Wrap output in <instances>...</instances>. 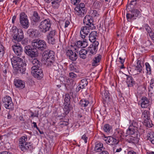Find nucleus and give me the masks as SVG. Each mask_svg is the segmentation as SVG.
Segmentation results:
<instances>
[{
  "instance_id": "f257e3e1",
  "label": "nucleus",
  "mask_w": 154,
  "mask_h": 154,
  "mask_svg": "<svg viewBox=\"0 0 154 154\" xmlns=\"http://www.w3.org/2000/svg\"><path fill=\"white\" fill-rule=\"evenodd\" d=\"M11 62L14 69L18 73L24 74L26 70V64L23 62L22 59L14 57L11 59Z\"/></svg>"
},
{
  "instance_id": "f03ea898",
  "label": "nucleus",
  "mask_w": 154,
  "mask_h": 154,
  "mask_svg": "<svg viewBox=\"0 0 154 154\" xmlns=\"http://www.w3.org/2000/svg\"><path fill=\"white\" fill-rule=\"evenodd\" d=\"M30 62L33 65L31 68L32 75L38 79H41L43 76L42 70L40 68L41 63L36 58L32 59Z\"/></svg>"
},
{
  "instance_id": "7ed1b4c3",
  "label": "nucleus",
  "mask_w": 154,
  "mask_h": 154,
  "mask_svg": "<svg viewBox=\"0 0 154 154\" xmlns=\"http://www.w3.org/2000/svg\"><path fill=\"white\" fill-rule=\"evenodd\" d=\"M55 53L49 50H45L43 53L42 56L46 60L48 66H56L57 64L55 61Z\"/></svg>"
},
{
  "instance_id": "20e7f679",
  "label": "nucleus",
  "mask_w": 154,
  "mask_h": 154,
  "mask_svg": "<svg viewBox=\"0 0 154 154\" xmlns=\"http://www.w3.org/2000/svg\"><path fill=\"white\" fill-rule=\"evenodd\" d=\"M27 140L26 136H23L19 140V146L21 150L25 151L27 150H32L34 148L32 144L31 143L26 142Z\"/></svg>"
},
{
  "instance_id": "39448f33",
  "label": "nucleus",
  "mask_w": 154,
  "mask_h": 154,
  "mask_svg": "<svg viewBox=\"0 0 154 154\" xmlns=\"http://www.w3.org/2000/svg\"><path fill=\"white\" fill-rule=\"evenodd\" d=\"M31 45L35 49H38L41 51L44 50L47 48L46 42L42 40L39 39L33 40L32 42Z\"/></svg>"
},
{
  "instance_id": "423d86ee",
  "label": "nucleus",
  "mask_w": 154,
  "mask_h": 154,
  "mask_svg": "<svg viewBox=\"0 0 154 154\" xmlns=\"http://www.w3.org/2000/svg\"><path fill=\"white\" fill-rule=\"evenodd\" d=\"M51 25V23L49 19H45L40 22L38 28L41 32L45 33L49 30Z\"/></svg>"
},
{
  "instance_id": "0eeeda50",
  "label": "nucleus",
  "mask_w": 154,
  "mask_h": 154,
  "mask_svg": "<svg viewBox=\"0 0 154 154\" xmlns=\"http://www.w3.org/2000/svg\"><path fill=\"white\" fill-rule=\"evenodd\" d=\"M13 41L19 42L24 37L23 32L21 29H15L13 30Z\"/></svg>"
},
{
  "instance_id": "6e6552de",
  "label": "nucleus",
  "mask_w": 154,
  "mask_h": 154,
  "mask_svg": "<svg viewBox=\"0 0 154 154\" xmlns=\"http://www.w3.org/2000/svg\"><path fill=\"white\" fill-rule=\"evenodd\" d=\"M20 22L21 26L25 29H27L29 26V23L26 15L24 13L20 14Z\"/></svg>"
},
{
  "instance_id": "1a4fd4ad",
  "label": "nucleus",
  "mask_w": 154,
  "mask_h": 154,
  "mask_svg": "<svg viewBox=\"0 0 154 154\" xmlns=\"http://www.w3.org/2000/svg\"><path fill=\"white\" fill-rule=\"evenodd\" d=\"M74 10L75 14L81 16L86 14L87 12L85 5L83 3L78 5L75 8Z\"/></svg>"
},
{
  "instance_id": "9d476101",
  "label": "nucleus",
  "mask_w": 154,
  "mask_h": 154,
  "mask_svg": "<svg viewBox=\"0 0 154 154\" xmlns=\"http://www.w3.org/2000/svg\"><path fill=\"white\" fill-rule=\"evenodd\" d=\"M24 51L27 55L32 57H36L38 56V52L36 49H34L29 45L25 47Z\"/></svg>"
},
{
  "instance_id": "9b49d317",
  "label": "nucleus",
  "mask_w": 154,
  "mask_h": 154,
  "mask_svg": "<svg viewBox=\"0 0 154 154\" xmlns=\"http://www.w3.org/2000/svg\"><path fill=\"white\" fill-rule=\"evenodd\" d=\"M131 14L128 13L126 14V17L128 21H130L131 20L136 19V17L140 16V12L137 9H133L131 11Z\"/></svg>"
},
{
  "instance_id": "f8f14e48",
  "label": "nucleus",
  "mask_w": 154,
  "mask_h": 154,
  "mask_svg": "<svg viewBox=\"0 0 154 154\" xmlns=\"http://www.w3.org/2000/svg\"><path fill=\"white\" fill-rule=\"evenodd\" d=\"M5 107L7 109H10L13 107V104L11 98L9 96H6L2 100Z\"/></svg>"
},
{
  "instance_id": "ddd939ff",
  "label": "nucleus",
  "mask_w": 154,
  "mask_h": 154,
  "mask_svg": "<svg viewBox=\"0 0 154 154\" xmlns=\"http://www.w3.org/2000/svg\"><path fill=\"white\" fill-rule=\"evenodd\" d=\"M93 23V20L91 16L89 15L86 16L83 20V23L85 25L89 26L90 29H94L95 28Z\"/></svg>"
},
{
  "instance_id": "4468645a",
  "label": "nucleus",
  "mask_w": 154,
  "mask_h": 154,
  "mask_svg": "<svg viewBox=\"0 0 154 154\" xmlns=\"http://www.w3.org/2000/svg\"><path fill=\"white\" fill-rule=\"evenodd\" d=\"M136 136L134 137L133 136L127 135L126 136L125 140L130 143L137 144L139 141V139L138 138L137 135Z\"/></svg>"
},
{
  "instance_id": "2eb2a0df",
  "label": "nucleus",
  "mask_w": 154,
  "mask_h": 154,
  "mask_svg": "<svg viewBox=\"0 0 154 154\" xmlns=\"http://www.w3.org/2000/svg\"><path fill=\"white\" fill-rule=\"evenodd\" d=\"M66 54L69 59L72 61H75L77 58L76 53L71 50H67L66 52Z\"/></svg>"
},
{
  "instance_id": "dca6fc26",
  "label": "nucleus",
  "mask_w": 154,
  "mask_h": 154,
  "mask_svg": "<svg viewBox=\"0 0 154 154\" xmlns=\"http://www.w3.org/2000/svg\"><path fill=\"white\" fill-rule=\"evenodd\" d=\"M104 140L107 143L112 145L117 144L119 142L118 140L112 137H105Z\"/></svg>"
},
{
  "instance_id": "f3484780",
  "label": "nucleus",
  "mask_w": 154,
  "mask_h": 154,
  "mask_svg": "<svg viewBox=\"0 0 154 154\" xmlns=\"http://www.w3.org/2000/svg\"><path fill=\"white\" fill-rule=\"evenodd\" d=\"M90 27L89 26H85L81 27L80 31V35L82 38H84L85 36L87 35L89 33Z\"/></svg>"
},
{
  "instance_id": "a211bd4d",
  "label": "nucleus",
  "mask_w": 154,
  "mask_h": 154,
  "mask_svg": "<svg viewBox=\"0 0 154 154\" xmlns=\"http://www.w3.org/2000/svg\"><path fill=\"white\" fill-rule=\"evenodd\" d=\"M12 49L16 54L17 56L21 55L23 52V49L19 45L16 44L12 46Z\"/></svg>"
},
{
  "instance_id": "6ab92c4d",
  "label": "nucleus",
  "mask_w": 154,
  "mask_h": 154,
  "mask_svg": "<svg viewBox=\"0 0 154 154\" xmlns=\"http://www.w3.org/2000/svg\"><path fill=\"white\" fill-rule=\"evenodd\" d=\"M141 106L143 108H146L149 105V100L146 97L144 96L141 99Z\"/></svg>"
},
{
  "instance_id": "aec40b11",
  "label": "nucleus",
  "mask_w": 154,
  "mask_h": 154,
  "mask_svg": "<svg viewBox=\"0 0 154 154\" xmlns=\"http://www.w3.org/2000/svg\"><path fill=\"white\" fill-rule=\"evenodd\" d=\"M31 20L32 22L35 23H38L41 20V17L37 11L33 12L32 15L31 17Z\"/></svg>"
},
{
  "instance_id": "412c9836",
  "label": "nucleus",
  "mask_w": 154,
  "mask_h": 154,
  "mask_svg": "<svg viewBox=\"0 0 154 154\" xmlns=\"http://www.w3.org/2000/svg\"><path fill=\"white\" fill-rule=\"evenodd\" d=\"M102 58V56L100 54H98L93 58L92 60L91 65L93 66H96L98 65Z\"/></svg>"
},
{
  "instance_id": "4be33fe9",
  "label": "nucleus",
  "mask_w": 154,
  "mask_h": 154,
  "mask_svg": "<svg viewBox=\"0 0 154 154\" xmlns=\"http://www.w3.org/2000/svg\"><path fill=\"white\" fill-rule=\"evenodd\" d=\"M38 31L36 29H29L27 32V34L32 38H34L38 36Z\"/></svg>"
},
{
  "instance_id": "5701e85b",
  "label": "nucleus",
  "mask_w": 154,
  "mask_h": 154,
  "mask_svg": "<svg viewBox=\"0 0 154 154\" xmlns=\"http://www.w3.org/2000/svg\"><path fill=\"white\" fill-rule=\"evenodd\" d=\"M104 150L103 143L97 142L95 143L94 150L96 152H100Z\"/></svg>"
},
{
  "instance_id": "b1692460",
  "label": "nucleus",
  "mask_w": 154,
  "mask_h": 154,
  "mask_svg": "<svg viewBox=\"0 0 154 154\" xmlns=\"http://www.w3.org/2000/svg\"><path fill=\"white\" fill-rule=\"evenodd\" d=\"M14 85L17 88L23 89L25 87V83L23 81L19 79H16L14 81Z\"/></svg>"
},
{
  "instance_id": "393cba45",
  "label": "nucleus",
  "mask_w": 154,
  "mask_h": 154,
  "mask_svg": "<svg viewBox=\"0 0 154 154\" xmlns=\"http://www.w3.org/2000/svg\"><path fill=\"white\" fill-rule=\"evenodd\" d=\"M136 129L133 128L132 126L130 125L127 131V133L128 135H133L134 136L137 135V133L136 131Z\"/></svg>"
},
{
  "instance_id": "a878e982",
  "label": "nucleus",
  "mask_w": 154,
  "mask_h": 154,
  "mask_svg": "<svg viewBox=\"0 0 154 154\" xmlns=\"http://www.w3.org/2000/svg\"><path fill=\"white\" fill-rule=\"evenodd\" d=\"M122 131L119 128L116 129L114 135L116 138H117L118 140H121L122 134Z\"/></svg>"
},
{
  "instance_id": "bb28decb",
  "label": "nucleus",
  "mask_w": 154,
  "mask_h": 154,
  "mask_svg": "<svg viewBox=\"0 0 154 154\" xmlns=\"http://www.w3.org/2000/svg\"><path fill=\"white\" fill-rule=\"evenodd\" d=\"M97 34V32L95 31H92L90 33L89 37V39L90 41L92 42L95 41Z\"/></svg>"
},
{
  "instance_id": "cd10ccee",
  "label": "nucleus",
  "mask_w": 154,
  "mask_h": 154,
  "mask_svg": "<svg viewBox=\"0 0 154 154\" xmlns=\"http://www.w3.org/2000/svg\"><path fill=\"white\" fill-rule=\"evenodd\" d=\"M88 51L85 49H81L79 51V57L81 58L85 59L86 57V54H87Z\"/></svg>"
},
{
  "instance_id": "c85d7f7f",
  "label": "nucleus",
  "mask_w": 154,
  "mask_h": 154,
  "mask_svg": "<svg viewBox=\"0 0 154 154\" xmlns=\"http://www.w3.org/2000/svg\"><path fill=\"white\" fill-rule=\"evenodd\" d=\"M134 69L137 72H141L142 70V66L141 65V61L138 60L137 63V65L134 66Z\"/></svg>"
},
{
  "instance_id": "c756f323",
  "label": "nucleus",
  "mask_w": 154,
  "mask_h": 154,
  "mask_svg": "<svg viewBox=\"0 0 154 154\" xmlns=\"http://www.w3.org/2000/svg\"><path fill=\"white\" fill-rule=\"evenodd\" d=\"M132 127L137 130V129H140L141 126V122L140 121H133L132 123Z\"/></svg>"
},
{
  "instance_id": "7c9ffc66",
  "label": "nucleus",
  "mask_w": 154,
  "mask_h": 154,
  "mask_svg": "<svg viewBox=\"0 0 154 154\" xmlns=\"http://www.w3.org/2000/svg\"><path fill=\"white\" fill-rule=\"evenodd\" d=\"M89 103V101L88 100L85 99H82L79 102V104L80 106L82 107L87 106Z\"/></svg>"
},
{
  "instance_id": "2f4dec72",
  "label": "nucleus",
  "mask_w": 154,
  "mask_h": 154,
  "mask_svg": "<svg viewBox=\"0 0 154 154\" xmlns=\"http://www.w3.org/2000/svg\"><path fill=\"white\" fill-rule=\"evenodd\" d=\"M143 124L145 126L149 128L152 127L153 125L152 121L150 118L144 120Z\"/></svg>"
},
{
  "instance_id": "473e14b6",
  "label": "nucleus",
  "mask_w": 154,
  "mask_h": 154,
  "mask_svg": "<svg viewBox=\"0 0 154 154\" xmlns=\"http://www.w3.org/2000/svg\"><path fill=\"white\" fill-rule=\"evenodd\" d=\"M148 110H145L142 113V117L143 118L144 120L145 119H148L150 118V114Z\"/></svg>"
},
{
  "instance_id": "72a5a7b5",
  "label": "nucleus",
  "mask_w": 154,
  "mask_h": 154,
  "mask_svg": "<svg viewBox=\"0 0 154 154\" xmlns=\"http://www.w3.org/2000/svg\"><path fill=\"white\" fill-rule=\"evenodd\" d=\"M149 91L152 94L154 93V79L151 80L149 86L148 88Z\"/></svg>"
},
{
  "instance_id": "f704fd0d",
  "label": "nucleus",
  "mask_w": 154,
  "mask_h": 154,
  "mask_svg": "<svg viewBox=\"0 0 154 154\" xmlns=\"http://www.w3.org/2000/svg\"><path fill=\"white\" fill-rule=\"evenodd\" d=\"M70 97L69 95L68 94H66L65 96L64 102V103L65 105H69L70 103Z\"/></svg>"
},
{
  "instance_id": "c9c22d12",
  "label": "nucleus",
  "mask_w": 154,
  "mask_h": 154,
  "mask_svg": "<svg viewBox=\"0 0 154 154\" xmlns=\"http://www.w3.org/2000/svg\"><path fill=\"white\" fill-rule=\"evenodd\" d=\"M126 82L129 86H133V84H134V82L132 77L129 76L127 77Z\"/></svg>"
},
{
  "instance_id": "e433bc0d",
  "label": "nucleus",
  "mask_w": 154,
  "mask_h": 154,
  "mask_svg": "<svg viewBox=\"0 0 154 154\" xmlns=\"http://www.w3.org/2000/svg\"><path fill=\"white\" fill-rule=\"evenodd\" d=\"M61 1V0H54L51 2L52 7L55 8H58Z\"/></svg>"
},
{
  "instance_id": "4c0bfd02",
  "label": "nucleus",
  "mask_w": 154,
  "mask_h": 154,
  "mask_svg": "<svg viewBox=\"0 0 154 154\" xmlns=\"http://www.w3.org/2000/svg\"><path fill=\"white\" fill-rule=\"evenodd\" d=\"M47 42L49 44L52 45H54L56 43L55 37H47Z\"/></svg>"
},
{
  "instance_id": "58836bf2",
  "label": "nucleus",
  "mask_w": 154,
  "mask_h": 154,
  "mask_svg": "<svg viewBox=\"0 0 154 154\" xmlns=\"http://www.w3.org/2000/svg\"><path fill=\"white\" fill-rule=\"evenodd\" d=\"M148 139L149 140L151 143L154 144V133H150L148 135Z\"/></svg>"
},
{
  "instance_id": "ea45409f",
  "label": "nucleus",
  "mask_w": 154,
  "mask_h": 154,
  "mask_svg": "<svg viewBox=\"0 0 154 154\" xmlns=\"http://www.w3.org/2000/svg\"><path fill=\"white\" fill-rule=\"evenodd\" d=\"M56 33L55 30H51L47 35V37H55Z\"/></svg>"
},
{
  "instance_id": "a19ab883",
  "label": "nucleus",
  "mask_w": 154,
  "mask_h": 154,
  "mask_svg": "<svg viewBox=\"0 0 154 154\" xmlns=\"http://www.w3.org/2000/svg\"><path fill=\"white\" fill-rule=\"evenodd\" d=\"M97 50V49H96V48H94V47L90 45L89 47L88 51H89L90 53L94 55L96 53Z\"/></svg>"
},
{
  "instance_id": "79ce46f5",
  "label": "nucleus",
  "mask_w": 154,
  "mask_h": 154,
  "mask_svg": "<svg viewBox=\"0 0 154 154\" xmlns=\"http://www.w3.org/2000/svg\"><path fill=\"white\" fill-rule=\"evenodd\" d=\"M109 94L108 91H105L103 94L102 95L103 99L105 100H109Z\"/></svg>"
},
{
  "instance_id": "37998d69",
  "label": "nucleus",
  "mask_w": 154,
  "mask_h": 154,
  "mask_svg": "<svg viewBox=\"0 0 154 154\" xmlns=\"http://www.w3.org/2000/svg\"><path fill=\"white\" fill-rule=\"evenodd\" d=\"M111 129V127L109 124H106L104 126V130L106 132H109Z\"/></svg>"
},
{
  "instance_id": "c03bdc74",
  "label": "nucleus",
  "mask_w": 154,
  "mask_h": 154,
  "mask_svg": "<svg viewBox=\"0 0 154 154\" xmlns=\"http://www.w3.org/2000/svg\"><path fill=\"white\" fill-rule=\"evenodd\" d=\"M88 84V82L87 79H84L81 80L80 85L82 86V87H83L82 88H85L87 85Z\"/></svg>"
},
{
  "instance_id": "a18cd8bd",
  "label": "nucleus",
  "mask_w": 154,
  "mask_h": 154,
  "mask_svg": "<svg viewBox=\"0 0 154 154\" xmlns=\"http://www.w3.org/2000/svg\"><path fill=\"white\" fill-rule=\"evenodd\" d=\"M145 44L146 47H150V48H152L154 46L153 43H152L149 40L146 41Z\"/></svg>"
},
{
  "instance_id": "49530a36",
  "label": "nucleus",
  "mask_w": 154,
  "mask_h": 154,
  "mask_svg": "<svg viewBox=\"0 0 154 154\" xmlns=\"http://www.w3.org/2000/svg\"><path fill=\"white\" fill-rule=\"evenodd\" d=\"M3 75L4 76H6V74L7 70H8V66L6 64H5L2 68Z\"/></svg>"
},
{
  "instance_id": "de8ad7c7",
  "label": "nucleus",
  "mask_w": 154,
  "mask_h": 154,
  "mask_svg": "<svg viewBox=\"0 0 154 154\" xmlns=\"http://www.w3.org/2000/svg\"><path fill=\"white\" fill-rule=\"evenodd\" d=\"M4 52V47L1 44H0V59L3 57Z\"/></svg>"
},
{
  "instance_id": "09e8293b",
  "label": "nucleus",
  "mask_w": 154,
  "mask_h": 154,
  "mask_svg": "<svg viewBox=\"0 0 154 154\" xmlns=\"http://www.w3.org/2000/svg\"><path fill=\"white\" fill-rule=\"evenodd\" d=\"M69 70L71 71H73L75 72H78L79 71L77 69L75 68L72 64H70L69 67Z\"/></svg>"
},
{
  "instance_id": "8fccbe9b",
  "label": "nucleus",
  "mask_w": 154,
  "mask_h": 154,
  "mask_svg": "<svg viewBox=\"0 0 154 154\" xmlns=\"http://www.w3.org/2000/svg\"><path fill=\"white\" fill-rule=\"evenodd\" d=\"M145 66L147 72L150 74L151 73V67L149 63L146 62L145 63Z\"/></svg>"
},
{
  "instance_id": "3c124183",
  "label": "nucleus",
  "mask_w": 154,
  "mask_h": 154,
  "mask_svg": "<svg viewBox=\"0 0 154 154\" xmlns=\"http://www.w3.org/2000/svg\"><path fill=\"white\" fill-rule=\"evenodd\" d=\"M93 42L92 45H91L90 46L96 48V49H98V46L99 45V42L97 41H94L92 42Z\"/></svg>"
},
{
  "instance_id": "603ef678",
  "label": "nucleus",
  "mask_w": 154,
  "mask_h": 154,
  "mask_svg": "<svg viewBox=\"0 0 154 154\" xmlns=\"http://www.w3.org/2000/svg\"><path fill=\"white\" fill-rule=\"evenodd\" d=\"M137 0H133L131 1V3H130V6L131 8H133L137 4Z\"/></svg>"
},
{
  "instance_id": "864d4df0",
  "label": "nucleus",
  "mask_w": 154,
  "mask_h": 154,
  "mask_svg": "<svg viewBox=\"0 0 154 154\" xmlns=\"http://www.w3.org/2000/svg\"><path fill=\"white\" fill-rule=\"evenodd\" d=\"M64 107L63 110L66 114L68 113L69 112V105H65Z\"/></svg>"
},
{
  "instance_id": "5fc2aeb1",
  "label": "nucleus",
  "mask_w": 154,
  "mask_h": 154,
  "mask_svg": "<svg viewBox=\"0 0 154 154\" xmlns=\"http://www.w3.org/2000/svg\"><path fill=\"white\" fill-rule=\"evenodd\" d=\"M82 42L80 41H78L75 43V44L76 47L78 48L82 47Z\"/></svg>"
},
{
  "instance_id": "6e6d98bb",
  "label": "nucleus",
  "mask_w": 154,
  "mask_h": 154,
  "mask_svg": "<svg viewBox=\"0 0 154 154\" xmlns=\"http://www.w3.org/2000/svg\"><path fill=\"white\" fill-rule=\"evenodd\" d=\"M144 28L148 33L152 31L151 28L147 24L144 26Z\"/></svg>"
},
{
  "instance_id": "4d7b16f0",
  "label": "nucleus",
  "mask_w": 154,
  "mask_h": 154,
  "mask_svg": "<svg viewBox=\"0 0 154 154\" xmlns=\"http://www.w3.org/2000/svg\"><path fill=\"white\" fill-rule=\"evenodd\" d=\"M69 76L71 78L74 79L77 77V75L73 72H70L69 73Z\"/></svg>"
},
{
  "instance_id": "13d9d810",
  "label": "nucleus",
  "mask_w": 154,
  "mask_h": 154,
  "mask_svg": "<svg viewBox=\"0 0 154 154\" xmlns=\"http://www.w3.org/2000/svg\"><path fill=\"white\" fill-rule=\"evenodd\" d=\"M81 0H71V2L73 5H78L77 4L80 2Z\"/></svg>"
},
{
  "instance_id": "bf43d9fd",
  "label": "nucleus",
  "mask_w": 154,
  "mask_h": 154,
  "mask_svg": "<svg viewBox=\"0 0 154 154\" xmlns=\"http://www.w3.org/2000/svg\"><path fill=\"white\" fill-rule=\"evenodd\" d=\"M82 48H85L88 45V43L85 40H84L82 42Z\"/></svg>"
},
{
  "instance_id": "052dcab7",
  "label": "nucleus",
  "mask_w": 154,
  "mask_h": 154,
  "mask_svg": "<svg viewBox=\"0 0 154 154\" xmlns=\"http://www.w3.org/2000/svg\"><path fill=\"white\" fill-rule=\"evenodd\" d=\"M82 139L84 140L85 142L86 143L87 142L88 138L86 137V135L84 134L82 137Z\"/></svg>"
},
{
  "instance_id": "680f3d73",
  "label": "nucleus",
  "mask_w": 154,
  "mask_h": 154,
  "mask_svg": "<svg viewBox=\"0 0 154 154\" xmlns=\"http://www.w3.org/2000/svg\"><path fill=\"white\" fill-rule=\"evenodd\" d=\"M83 87H82V86L80 85V84L79 85L77 86L76 88V91L77 92H79L81 89H83L84 88H82Z\"/></svg>"
},
{
  "instance_id": "e2e57ef3",
  "label": "nucleus",
  "mask_w": 154,
  "mask_h": 154,
  "mask_svg": "<svg viewBox=\"0 0 154 154\" xmlns=\"http://www.w3.org/2000/svg\"><path fill=\"white\" fill-rule=\"evenodd\" d=\"M7 137L6 135H3L0 136V140H2V142H3L5 141V139Z\"/></svg>"
},
{
  "instance_id": "0e129e2a",
  "label": "nucleus",
  "mask_w": 154,
  "mask_h": 154,
  "mask_svg": "<svg viewBox=\"0 0 154 154\" xmlns=\"http://www.w3.org/2000/svg\"><path fill=\"white\" fill-rule=\"evenodd\" d=\"M125 57H124V58H122L121 57H119V59L120 60V62L121 64H123L124 63L125 61Z\"/></svg>"
},
{
  "instance_id": "69168bd1",
  "label": "nucleus",
  "mask_w": 154,
  "mask_h": 154,
  "mask_svg": "<svg viewBox=\"0 0 154 154\" xmlns=\"http://www.w3.org/2000/svg\"><path fill=\"white\" fill-rule=\"evenodd\" d=\"M0 154H11V153L5 151L0 152Z\"/></svg>"
},
{
  "instance_id": "338daca9",
  "label": "nucleus",
  "mask_w": 154,
  "mask_h": 154,
  "mask_svg": "<svg viewBox=\"0 0 154 154\" xmlns=\"http://www.w3.org/2000/svg\"><path fill=\"white\" fill-rule=\"evenodd\" d=\"M127 154H136V152L133 150L130 151L128 152Z\"/></svg>"
},
{
  "instance_id": "774afa93",
  "label": "nucleus",
  "mask_w": 154,
  "mask_h": 154,
  "mask_svg": "<svg viewBox=\"0 0 154 154\" xmlns=\"http://www.w3.org/2000/svg\"><path fill=\"white\" fill-rule=\"evenodd\" d=\"M99 154H109V153L107 151L104 150Z\"/></svg>"
}]
</instances>
